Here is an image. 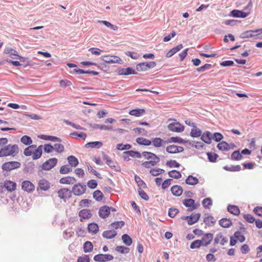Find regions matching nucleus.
<instances>
[{
  "label": "nucleus",
  "mask_w": 262,
  "mask_h": 262,
  "mask_svg": "<svg viewBox=\"0 0 262 262\" xmlns=\"http://www.w3.org/2000/svg\"><path fill=\"white\" fill-rule=\"evenodd\" d=\"M18 152V147L17 145L9 144L0 149V157L9 156H15Z\"/></svg>",
  "instance_id": "f257e3e1"
},
{
  "label": "nucleus",
  "mask_w": 262,
  "mask_h": 262,
  "mask_svg": "<svg viewBox=\"0 0 262 262\" xmlns=\"http://www.w3.org/2000/svg\"><path fill=\"white\" fill-rule=\"evenodd\" d=\"M101 59L102 60L108 63H121L122 62L119 57L115 55H107L102 56Z\"/></svg>",
  "instance_id": "f03ea898"
},
{
  "label": "nucleus",
  "mask_w": 262,
  "mask_h": 262,
  "mask_svg": "<svg viewBox=\"0 0 262 262\" xmlns=\"http://www.w3.org/2000/svg\"><path fill=\"white\" fill-rule=\"evenodd\" d=\"M57 162L58 160L56 158H50L42 164L41 168L45 170H50L57 165Z\"/></svg>",
  "instance_id": "7ed1b4c3"
},
{
  "label": "nucleus",
  "mask_w": 262,
  "mask_h": 262,
  "mask_svg": "<svg viewBox=\"0 0 262 262\" xmlns=\"http://www.w3.org/2000/svg\"><path fill=\"white\" fill-rule=\"evenodd\" d=\"M21 164L16 161H10L4 163L2 165V169L5 171H11L16 168H19Z\"/></svg>",
  "instance_id": "20e7f679"
},
{
  "label": "nucleus",
  "mask_w": 262,
  "mask_h": 262,
  "mask_svg": "<svg viewBox=\"0 0 262 262\" xmlns=\"http://www.w3.org/2000/svg\"><path fill=\"white\" fill-rule=\"evenodd\" d=\"M183 204L185 207L188 208V210L190 211L197 209L200 206L199 203H195V201L192 199L184 200Z\"/></svg>",
  "instance_id": "39448f33"
},
{
  "label": "nucleus",
  "mask_w": 262,
  "mask_h": 262,
  "mask_svg": "<svg viewBox=\"0 0 262 262\" xmlns=\"http://www.w3.org/2000/svg\"><path fill=\"white\" fill-rule=\"evenodd\" d=\"M58 196L66 201L71 197L72 191L68 188H61L57 191Z\"/></svg>",
  "instance_id": "423d86ee"
},
{
  "label": "nucleus",
  "mask_w": 262,
  "mask_h": 262,
  "mask_svg": "<svg viewBox=\"0 0 262 262\" xmlns=\"http://www.w3.org/2000/svg\"><path fill=\"white\" fill-rule=\"evenodd\" d=\"M168 129L173 132L181 133L184 130V126L178 122H174L168 125Z\"/></svg>",
  "instance_id": "0eeeda50"
},
{
  "label": "nucleus",
  "mask_w": 262,
  "mask_h": 262,
  "mask_svg": "<svg viewBox=\"0 0 262 262\" xmlns=\"http://www.w3.org/2000/svg\"><path fill=\"white\" fill-rule=\"evenodd\" d=\"M261 34H262V28L245 31L241 34V37L243 38L253 37Z\"/></svg>",
  "instance_id": "6e6552de"
},
{
  "label": "nucleus",
  "mask_w": 262,
  "mask_h": 262,
  "mask_svg": "<svg viewBox=\"0 0 262 262\" xmlns=\"http://www.w3.org/2000/svg\"><path fill=\"white\" fill-rule=\"evenodd\" d=\"M86 190V186L81 185L80 183L75 185L73 188L72 192H73L75 195H81L83 194Z\"/></svg>",
  "instance_id": "1a4fd4ad"
},
{
  "label": "nucleus",
  "mask_w": 262,
  "mask_h": 262,
  "mask_svg": "<svg viewBox=\"0 0 262 262\" xmlns=\"http://www.w3.org/2000/svg\"><path fill=\"white\" fill-rule=\"evenodd\" d=\"M114 257L111 254H99L94 257V260L96 261L105 262L113 260Z\"/></svg>",
  "instance_id": "9d476101"
},
{
  "label": "nucleus",
  "mask_w": 262,
  "mask_h": 262,
  "mask_svg": "<svg viewBox=\"0 0 262 262\" xmlns=\"http://www.w3.org/2000/svg\"><path fill=\"white\" fill-rule=\"evenodd\" d=\"M111 209L113 211H115V209L110 208L106 206L101 207L99 209L98 212L99 216L102 219L106 218L110 215Z\"/></svg>",
  "instance_id": "9b49d317"
},
{
  "label": "nucleus",
  "mask_w": 262,
  "mask_h": 262,
  "mask_svg": "<svg viewBox=\"0 0 262 262\" xmlns=\"http://www.w3.org/2000/svg\"><path fill=\"white\" fill-rule=\"evenodd\" d=\"M200 216L201 215L200 213H195L194 214H192L190 216H183L182 219L183 220H187L188 224L191 225L196 223L199 221Z\"/></svg>",
  "instance_id": "f8f14e48"
},
{
  "label": "nucleus",
  "mask_w": 262,
  "mask_h": 262,
  "mask_svg": "<svg viewBox=\"0 0 262 262\" xmlns=\"http://www.w3.org/2000/svg\"><path fill=\"white\" fill-rule=\"evenodd\" d=\"M183 150V147L174 144L169 145L166 148V151L169 154H177L182 152Z\"/></svg>",
  "instance_id": "ddd939ff"
},
{
  "label": "nucleus",
  "mask_w": 262,
  "mask_h": 262,
  "mask_svg": "<svg viewBox=\"0 0 262 262\" xmlns=\"http://www.w3.org/2000/svg\"><path fill=\"white\" fill-rule=\"evenodd\" d=\"M21 188L28 192H31L35 190V186L29 181H24L21 183Z\"/></svg>",
  "instance_id": "4468645a"
},
{
  "label": "nucleus",
  "mask_w": 262,
  "mask_h": 262,
  "mask_svg": "<svg viewBox=\"0 0 262 262\" xmlns=\"http://www.w3.org/2000/svg\"><path fill=\"white\" fill-rule=\"evenodd\" d=\"M4 187L9 192H12L16 189V184L15 182L10 180H6L4 182Z\"/></svg>",
  "instance_id": "2eb2a0df"
},
{
  "label": "nucleus",
  "mask_w": 262,
  "mask_h": 262,
  "mask_svg": "<svg viewBox=\"0 0 262 262\" xmlns=\"http://www.w3.org/2000/svg\"><path fill=\"white\" fill-rule=\"evenodd\" d=\"M213 239V234L211 233H207L205 234L201 241L202 245L207 246L208 245Z\"/></svg>",
  "instance_id": "dca6fc26"
},
{
  "label": "nucleus",
  "mask_w": 262,
  "mask_h": 262,
  "mask_svg": "<svg viewBox=\"0 0 262 262\" xmlns=\"http://www.w3.org/2000/svg\"><path fill=\"white\" fill-rule=\"evenodd\" d=\"M79 216L81 218L80 221H82V219L88 220L91 218L92 216V213L90 210L84 209L79 211Z\"/></svg>",
  "instance_id": "f3484780"
},
{
  "label": "nucleus",
  "mask_w": 262,
  "mask_h": 262,
  "mask_svg": "<svg viewBox=\"0 0 262 262\" xmlns=\"http://www.w3.org/2000/svg\"><path fill=\"white\" fill-rule=\"evenodd\" d=\"M76 182L74 177L67 176L62 178L59 180V183L62 184H73Z\"/></svg>",
  "instance_id": "a211bd4d"
},
{
  "label": "nucleus",
  "mask_w": 262,
  "mask_h": 262,
  "mask_svg": "<svg viewBox=\"0 0 262 262\" xmlns=\"http://www.w3.org/2000/svg\"><path fill=\"white\" fill-rule=\"evenodd\" d=\"M227 242L228 239L221 233L217 234L214 238L215 244H220L222 245H224Z\"/></svg>",
  "instance_id": "6ab92c4d"
},
{
  "label": "nucleus",
  "mask_w": 262,
  "mask_h": 262,
  "mask_svg": "<svg viewBox=\"0 0 262 262\" xmlns=\"http://www.w3.org/2000/svg\"><path fill=\"white\" fill-rule=\"evenodd\" d=\"M183 188L179 185H174L171 188V192L173 195L179 196L183 193Z\"/></svg>",
  "instance_id": "aec40b11"
},
{
  "label": "nucleus",
  "mask_w": 262,
  "mask_h": 262,
  "mask_svg": "<svg viewBox=\"0 0 262 262\" xmlns=\"http://www.w3.org/2000/svg\"><path fill=\"white\" fill-rule=\"evenodd\" d=\"M231 13L232 16L240 18H245L249 15L248 13H246L238 10H233L231 12Z\"/></svg>",
  "instance_id": "412c9836"
},
{
  "label": "nucleus",
  "mask_w": 262,
  "mask_h": 262,
  "mask_svg": "<svg viewBox=\"0 0 262 262\" xmlns=\"http://www.w3.org/2000/svg\"><path fill=\"white\" fill-rule=\"evenodd\" d=\"M38 138L47 141H51L53 142H61V140L60 138L52 136H49V135H41L38 136Z\"/></svg>",
  "instance_id": "4be33fe9"
},
{
  "label": "nucleus",
  "mask_w": 262,
  "mask_h": 262,
  "mask_svg": "<svg viewBox=\"0 0 262 262\" xmlns=\"http://www.w3.org/2000/svg\"><path fill=\"white\" fill-rule=\"evenodd\" d=\"M212 138V134L210 132L208 131L203 133L201 136V139L207 144L211 143Z\"/></svg>",
  "instance_id": "5701e85b"
},
{
  "label": "nucleus",
  "mask_w": 262,
  "mask_h": 262,
  "mask_svg": "<svg viewBox=\"0 0 262 262\" xmlns=\"http://www.w3.org/2000/svg\"><path fill=\"white\" fill-rule=\"evenodd\" d=\"M143 156L146 159L148 160V161H152L155 160L158 162L159 159V158L157 157V156L151 152H143L142 153Z\"/></svg>",
  "instance_id": "b1692460"
},
{
  "label": "nucleus",
  "mask_w": 262,
  "mask_h": 262,
  "mask_svg": "<svg viewBox=\"0 0 262 262\" xmlns=\"http://www.w3.org/2000/svg\"><path fill=\"white\" fill-rule=\"evenodd\" d=\"M39 186L42 190H47L50 188V183L46 179H42L39 181Z\"/></svg>",
  "instance_id": "393cba45"
},
{
  "label": "nucleus",
  "mask_w": 262,
  "mask_h": 262,
  "mask_svg": "<svg viewBox=\"0 0 262 262\" xmlns=\"http://www.w3.org/2000/svg\"><path fill=\"white\" fill-rule=\"evenodd\" d=\"M42 153V145H39L38 147H36L34 150V153L32 155V159L36 160L41 157Z\"/></svg>",
  "instance_id": "a878e982"
},
{
  "label": "nucleus",
  "mask_w": 262,
  "mask_h": 262,
  "mask_svg": "<svg viewBox=\"0 0 262 262\" xmlns=\"http://www.w3.org/2000/svg\"><path fill=\"white\" fill-rule=\"evenodd\" d=\"M145 113V110L144 108H138L131 110L129 114L130 115L135 117H140Z\"/></svg>",
  "instance_id": "bb28decb"
},
{
  "label": "nucleus",
  "mask_w": 262,
  "mask_h": 262,
  "mask_svg": "<svg viewBox=\"0 0 262 262\" xmlns=\"http://www.w3.org/2000/svg\"><path fill=\"white\" fill-rule=\"evenodd\" d=\"M183 48V45L182 44H180L178 45L177 46L172 48L170 49L167 53H166V57H171L173 54L181 50Z\"/></svg>",
  "instance_id": "cd10ccee"
},
{
  "label": "nucleus",
  "mask_w": 262,
  "mask_h": 262,
  "mask_svg": "<svg viewBox=\"0 0 262 262\" xmlns=\"http://www.w3.org/2000/svg\"><path fill=\"white\" fill-rule=\"evenodd\" d=\"M117 235V232L114 230H107L103 232L102 236L106 239H111Z\"/></svg>",
  "instance_id": "c85d7f7f"
},
{
  "label": "nucleus",
  "mask_w": 262,
  "mask_h": 262,
  "mask_svg": "<svg viewBox=\"0 0 262 262\" xmlns=\"http://www.w3.org/2000/svg\"><path fill=\"white\" fill-rule=\"evenodd\" d=\"M228 211L234 215H238L240 213V210L237 206L229 205L228 207Z\"/></svg>",
  "instance_id": "c756f323"
},
{
  "label": "nucleus",
  "mask_w": 262,
  "mask_h": 262,
  "mask_svg": "<svg viewBox=\"0 0 262 262\" xmlns=\"http://www.w3.org/2000/svg\"><path fill=\"white\" fill-rule=\"evenodd\" d=\"M118 73L120 75H128L136 74V72H135V71L130 68L122 69L119 71Z\"/></svg>",
  "instance_id": "7c9ffc66"
},
{
  "label": "nucleus",
  "mask_w": 262,
  "mask_h": 262,
  "mask_svg": "<svg viewBox=\"0 0 262 262\" xmlns=\"http://www.w3.org/2000/svg\"><path fill=\"white\" fill-rule=\"evenodd\" d=\"M219 224L221 226L224 228H228L230 227L232 224V221L226 218L222 219L219 221Z\"/></svg>",
  "instance_id": "2f4dec72"
},
{
  "label": "nucleus",
  "mask_w": 262,
  "mask_h": 262,
  "mask_svg": "<svg viewBox=\"0 0 262 262\" xmlns=\"http://www.w3.org/2000/svg\"><path fill=\"white\" fill-rule=\"evenodd\" d=\"M67 160L69 164L72 167H76L78 164L79 162L77 158L73 156H70L67 158Z\"/></svg>",
  "instance_id": "473e14b6"
},
{
  "label": "nucleus",
  "mask_w": 262,
  "mask_h": 262,
  "mask_svg": "<svg viewBox=\"0 0 262 262\" xmlns=\"http://www.w3.org/2000/svg\"><path fill=\"white\" fill-rule=\"evenodd\" d=\"M36 148V145H31L27 147L24 150V155L26 156H31L33 155L34 150Z\"/></svg>",
  "instance_id": "72a5a7b5"
},
{
  "label": "nucleus",
  "mask_w": 262,
  "mask_h": 262,
  "mask_svg": "<svg viewBox=\"0 0 262 262\" xmlns=\"http://www.w3.org/2000/svg\"><path fill=\"white\" fill-rule=\"evenodd\" d=\"M185 182L188 185H194L199 183V180L196 177L189 176L186 179Z\"/></svg>",
  "instance_id": "f704fd0d"
},
{
  "label": "nucleus",
  "mask_w": 262,
  "mask_h": 262,
  "mask_svg": "<svg viewBox=\"0 0 262 262\" xmlns=\"http://www.w3.org/2000/svg\"><path fill=\"white\" fill-rule=\"evenodd\" d=\"M217 148L221 150H229L231 147L230 145L225 141H222L217 145Z\"/></svg>",
  "instance_id": "c9c22d12"
},
{
  "label": "nucleus",
  "mask_w": 262,
  "mask_h": 262,
  "mask_svg": "<svg viewBox=\"0 0 262 262\" xmlns=\"http://www.w3.org/2000/svg\"><path fill=\"white\" fill-rule=\"evenodd\" d=\"M149 172L153 176H158L164 173L165 172V170L164 169L156 167L150 169Z\"/></svg>",
  "instance_id": "e433bc0d"
},
{
  "label": "nucleus",
  "mask_w": 262,
  "mask_h": 262,
  "mask_svg": "<svg viewBox=\"0 0 262 262\" xmlns=\"http://www.w3.org/2000/svg\"><path fill=\"white\" fill-rule=\"evenodd\" d=\"M151 141V144L155 147H161L163 144L164 143L163 140L160 138H155L152 139Z\"/></svg>",
  "instance_id": "4c0bfd02"
},
{
  "label": "nucleus",
  "mask_w": 262,
  "mask_h": 262,
  "mask_svg": "<svg viewBox=\"0 0 262 262\" xmlns=\"http://www.w3.org/2000/svg\"><path fill=\"white\" fill-rule=\"evenodd\" d=\"M136 142L139 144L146 146L150 145V144H151V141L150 140L141 137L138 138L136 139Z\"/></svg>",
  "instance_id": "58836bf2"
},
{
  "label": "nucleus",
  "mask_w": 262,
  "mask_h": 262,
  "mask_svg": "<svg viewBox=\"0 0 262 262\" xmlns=\"http://www.w3.org/2000/svg\"><path fill=\"white\" fill-rule=\"evenodd\" d=\"M93 198L97 201H98V202L102 201L103 200V194L102 192L100 190H97L93 192Z\"/></svg>",
  "instance_id": "ea45409f"
},
{
  "label": "nucleus",
  "mask_w": 262,
  "mask_h": 262,
  "mask_svg": "<svg viewBox=\"0 0 262 262\" xmlns=\"http://www.w3.org/2000/svg\"><path fill=\"white\" fill-rule=\"evenodd\" d=\"M88 229L89 232L95 234L98 231L99 227L97 224L91 223L88 225Z\"/></svg>",
  "instance_id": "a19ab883"
},
{
  "label": "nucleus",
  "mask_w": 262,
  "mask_h": 262,
  "mask_svg": "<svg viewBox=\"0 0 262 262\" xmlns=\"http://www.w3.org/2000/svg\"><path fill=\"white\" fill-rule=\"evenodd\" d=\"M124 154L126 156H127V158L129 157H133V158H140L141 157V154L137 151H135L133 150H129L126 152H124Z\"/></svg>",
  "instance_id": "79ce46f5"
},
{
  "label": "nucleus",
  "mask_w": 262,
  "mask_h": 262,
  "mask_svg": "<svg viewBox=\"0 0 262 262\" xmlns=\"http://www.w3.org/2000/svg\"><path fill=\"white\" fill-rule=\"evenodd\" d=\"M70 136L74 139L82 138L85 139L86 137V134L84 133H78V132H74L70 134Z\"/></svg>",
  "instance_id": "37998d69"
},
{
  "label": "nucleus",
  "mask_w": 262,
  "mask_h": 262,
  "mask_svg": "<svg viewBox=\"0 0 262 262\" xmlns=\"http://www.w3.org/2000/svg\"><path fill=\"white\" fill-rule=\"evenodd\" d=\"M103 144L102 142L99 141H95L89 142L86 144L85 146L86 147H91V148H100L102 147Z\"/></svg>",
  "instance_id": "c03bdc74"
},
{
  "label": "nucleus",
  "mask_w": 262,
  "mask_h": 262,
  "mask_svg": "<svg viewBox=\"0 0 262 262\" xmlns=\"http://www.w3.org/2000/svg\"><path fill=\"white\" fill-rule=\"evenodd\" d=\"M125 225V223L123 221H117L114 223H112L111 224V227L112 228L117 230L120 228H121Z\"/></svg>",
  "instance_id": "a18cd8bd"
},
{
  "label": "nucleus",
  "mask_w": 262,
  "mask_h": 262,
  "mask_svg": "<svg viewBox=\"0 0 262 262\" xmlns=\"http://www.w3.org/2000/svg\"><path fill=\"white\" fill-rule=\"evenodd\" d=\"M4 53L6 54H9L10 55H15L17 56L19 59H24V58L20 56L17 55V51L12 48H7L5 49Z\"/></svg>",
  "instance_id": "49530a36"
},
{
  "label": "nucleus",
  "mask_w": 262,
  "mask_h": 262,
  "mask_svg": "<svg viewBox=\"0 0 262 262\" xmlns=\"http://www.w3.org/2000/svg\"><path fill=\"white\" fill-rule=\"evenodd\" d=\"M93 246L91 242L87 241L83 245V250L85 253L90 252L92 251Z\"/></svg>",
  "instance_id": "de8ad7c7"
},
{
  "label": "nucleus",
  "mask_w": 262,
  "mask_h": 262,
  "mask_svg": "<svg viewBox=\"0 0 262 262\" xmlns=\"http://www.w3.org/2000/svg\"><path fill=\"white\" fill-rule=\"evenodd\" d=\"M243 156L239 150H235L232 152L231 158L232 160L238 161L242 159Z\"/></svg>",
  "instance_id": "09e8293b"
},
{
  "label": "nucleus",
  "mask_w": 262,
  "mask_h": 262,
  "mask_svg": "<svg viewBox=\"0 0 262 262\" xmlns=\"http://www.w3.org/2000/svg\"><path fill=\"white\" fill-rule=\"evenodd\" d=\"M168 176L174 179H180L181 177V173L179 171L172 170L168 172Z\"/></svg>",
  "instance_id": "8fccbe9b"
},
{
  "label": "nucleus",
  "mask_w": 262,
  "mask_h": 262,
  "mask_svg": "<svg viewBox=\"0 0 262 262\" xmlns=\"http://www.w3.org/2000/svg\"><path fill=\"white\" fill-rule=\"evenodd\" d=\"M234 237L237 240L242 243L245 240V237L243 234L239 231H236L234 234Z\"/></svg>",
  "instance_id": "3c124183"
},
{
  "label": "nucleus",
  "mask_w": 262,
  "mask_h": 262,
  "mask_svg": "<svg viewBox=\"0 0 262 262\" xmlns=\"http://www.w3.org/2000/svg\"><path fill=\"white\" fill-rule=\"evenodd\" d=\"M123 242L127 246H129L132 244V239L127 234H123L122 236Z\"/></svg>",
  "instance_id": "603ef678"
},
{
  "label": "nucleus",
  "mask_w": 262,
  "mask_h": 262,
  "mask_svg": "<svg viewBox=\"0 0 262 262\" xmlns=\"http://www.w3.org/2000/svg\"><path fill=\"white\" fill-rule=\"evenodd\" d=\"M135 180L136 182L137 183L138 186L139 187V188H144L146 187L145 183L139 176L135 175Z\"/></svg>",
  "instance_id": "864d4df0"
},
{
  "label": "nucleus",
  "mask_w": 262,
  "mask_h": 262,
  "mask_svg": "<svg viewBox=\"0 0 262 262\" xmlns=\"http://www.w3.org/2000/svg\"><path fill=\"white\" fill-rule=\"evenodd\" d=\"M54 150L57 153H62L64 151L63 145L60 143H56L54 145Z\"/></svg>",
  "instance_id": "5fc2aeb1"
},
{
  "label": "nucleus",
  "mask_w": 262,
  "mask_h": 262,
  "mask_svg": "<svg viewBox=\"0 0 262 262\" xmlns=\"http://www.w3.org/2000/svg\"><path fill=\"white\" fill-rule=\"evenodd\" d=\"M224 168L227 170L230 171H238L241 170V167L239 165H235V166H231L230 167H229L228 166H225Z\"/></svg>",
  "instance_id": "6e6d98bb"
},
{
  "label": "nucleus",
  "mask_w": 262,
  "mask_h": 262,
  "mask_svg": "<svg viewBox=\"0 0 262 262\" xmlns=\"http://www.w3.org/2000/svg\"><path fill=\"white\" fill-rule=\"evenodd\" d=\"M157 163V161L155 160L152 161H147L143 162L142 164V165L145 168H150L152 166H154Z\"/></svg>",
  "instance_id": "4d7b16f0"
},
{
  "label": "nucleus",
  "mask_w": 262,
  "mask_h": 262,
  "mask_svg": "<svg viewBox=\"0 0 262 262\" xmlns=\"http://www.w3.org/2000/svg\"><path fill=\"white\" fill-rule=\"evenodd\" d=\"M21 142L25 145H30L32 143V140L31 138L28 136H24L20 139Z\"/></svg>",
  "instance_id": "13d9d810"
},
{
  "label": "nucleus",
  "mask_w": 262,
  "mask_h": 262,
  "mask_svg": "<svg viewBox=\"0 0 262 262\" xmlns=\"http://www.w3.org/2000/svg\"><path fill=\"white\" fill-rule=\"evenodd\" d=\"M201 130L196 128L192 129L190 132V135L192 137H199L201 136Z\"/></svg>",
  "instance_id": "bf43d9fd"
},
{
  "label": "nucleus",
  "mask_w": 262,
  "mask_h": 262,
  "mask_svg": "<svg viewBox=\"0 0 262 262\" xmlns=\"http://www.w3.org/2000/svg\"><path fill=\"white\" fill-rule=\"evenodd\" d=\"M202 245L200 240H195L191 243L190 247L191 249H198Z\"/></svg>",
  "instance_id": "052dcab7"
},
{
  "label": "nucleus",
  "mask_w": 262,
  "mask_h": 262,
  "mask_svg": "<svg viewBox=\"0 0 262 262\" xmlns=\"http://www.w3.org/2000/svg\"><path fill=\"white\" fill-rule=\"evenodd\" d=\"M43 150L46 153H51L54 150V146H52L51 144H46L43 146Z\"/></svg>",
  "instance_id": "680f3d73"
},
{
  "label": "nucleus",
  "mask_w": 262,
  "mask_h": 262,
  "mask_svg": "<svg viewBox=\"0 0 262 262\" xmlns=\"http://www.w3.org/2000/svg\"><path fill=\"white\" fill-rule=\"evenodd\" d=\"M72 84V82L70 80L67 79L61 80L59 81V85L60 86H61V88H65L66 87L71 86Z\"/></svg>",
  "instance_id": "e2e57ef3"
},
{
  "label": "nucleus",
  "mask_w": 262,
  "mask_h": 262,
  "mask_svg": "<svg viewBox=\"0 0 262 262\" xmlns=\"http://www.w3.org/2000/svg\"><path fill=\"white\" fill-rule=\"evenodd\" d=\"M129 248L122 246L116 247V250L121 253H127L129 252Z\"/></svg>",
  "instance_id": "0e129e2a"
},
{
  "label": "nucleus",
  "mask_w": 262,
  "mask_h": 262,
  "mask_svg": "<svg viewBox=\"0 0 262 262\" xmlns=\"http://www.w3.org/2000/svg\"><path fill=\"white\" fill-rule=\"evenodd\" d=\"M179 210L177 208H171L169 209L168 215L170 217H174L179 213Z\"/></svg>",
  "instance_id": "69168bd1"
},
{
  "label": "nucleus",
  "mask_w": 262,
  "mask_h": 262,
  "mask_svg": "<svg viewBox=\"0 0 262 262\" xmlns=\"http://www.w3.org/2000/svg\"><path fill=\"white\" fill-rule=\"evenodd\" d=\"M212 204V200L210 198H206L202 201V204L205 208H209Z\"/></svg>",
  "instance_id": "338daca9"
},
{
  "label": "nucleus",
  "mask_w": 262,
  "mask_h": 262,
  "mask_svg": "<svg viewBox=\"0 0 262 262\" xmlns=\"http://www.w3.org/2000/svg\"><path fill=\"white\" fill-rule=\"evenodd\" d=\"M77 262H90L89 256L87 255L80 256L77 259Z\"/></svg>",
  "instance_id": "774afa93"
}]
</instances>
